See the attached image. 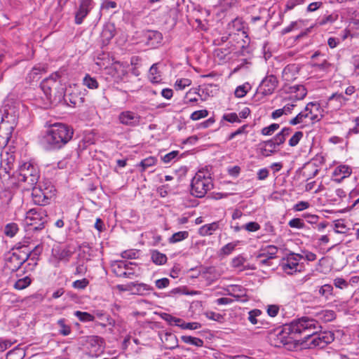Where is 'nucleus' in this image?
I'll list each match as a JSON object with an SVG mask.
<instances>
[{
  "mask_svg": "<svg viewBox=\"0 0 359 359\" xmlns=\"http://www.w3.org/2000/svg\"><path fill=\"white\" fill-rule=\"evenodd\" d=\"M65 100L69 106L76 107L81 105L85 98L78 90H73L65 95Z\"/></svg>",
  "mask_w": 359,
  "mask_h": 359,
  "instance_id": "22",
  "label": "nucleus"
},
{
  "mask_svg": "<svg viewBox=\"0 0 359 359\" xmlns=\"http://www.w3.org/2000/svg\"><path fill=\"white\" fill-rule=\"evenodd\" d=\"M149 78L151 82L158 83L161 80V74L158 69L157 64H154L149 69Z\"/></svg>",
  "mask_w": 359,
  "mask_h": 359,
  "instance_id": "32",
  "label": "nucleus"
},
{
  "mask_svg": "<svg viewBox=\"0 0 359 359\" xmlns=\"http://www.w3.org/2000/svg\"><path fill=\"white\" fill-rule=\"evenodd\" d=\"M73 255V251L69 246L55 247L52 249L49 263L54 267H59L60 262H68Z\"/></svg>",
  "mask_w": 359,
  "mask_h": 359,
  "instance_id": "12",
  "label": "nucleus"
},
{
  "mask_svg": "<svg viewBox=\"0 0 359 359\" xmlns=\"http://www.w3.org/2000/svg\"><path fill=\"white\" fill-rule=\"evenodd\" d=\"M278 252V248L276 245H269L262 248L255 256V258L266 257L271 260L276 258Z\"/></svg>",
  "mask_w": 359,
  "mask_h": 359,
  "instance_id": "25",
  "label": "nucleus"
},
{
  "mask_svg": "<svg viewBox=\"0 0 359 359\" xmlns=\"http://www.w3.org/2000/svg\"><path fill=\"white\" fill-rule=\"evenodd\" d=\"M131 262L127 260L115 261L111 264L112 271L116 276L119 277H128L130 273L127 272V269L130 265H132Z\"/></svg>",
  "mask_w": 359,
  "mask_h": 359,
  "instance_id": "19",
  "label": "nucleus"
},
{
  "mask_svg": "<svg viewBox=\"0 0 359 359\" xmlns=\"http://www.w3.org/2000/svg\"><path fill=\"white\" fill-rule=\"evenodd\" d=\"M251 85L246 82L241 86H238L234 92V95L238 98H242L251 90Z\"/></svg>",
  "mask_w": 359,
  "mask_h": 359,
  "instance_id": "35",
  "label": "nucleus"
},
{
  "mask_svg": "<svg viewBox=\"0 0 359 359\" xmlns=\"http://www.w3.org/2000/svg\"><path fill=\"white\" fill-rule=\"evenodd\" d=\"M92 0H80L79 10L75 14V23L80 25L92 9Z\"/></svg>",
  "mask_w": 359,
  "mask_h": 359,
  "instance_id": "17",
  "label": "nucleus"
},
{
  "mask_svg": "<svg viewBox=\"0 0 359 359\" xmlns=\"http://www.w3.org/2000/svg\"><path fill=\"white\" fill-rule=\"evenodd\" d=\"M156 163L157 158L155 156H149L142 160L138 166L141 168V172H144L148 168L155 165Z\"/></svg>",
  "mask_w": 359,
  "mask_h": 359,
  "instance_id": "37",
  "label": "nucleus"
},
{
  "mask_svg": "<svg viewBox=\"0 0 359 359\" xmlns=\"http://www.w3.org/2000/svg\"><path fill=\"white\" fill-rule=\"evenodd\" d=\"M47 222V212L42 207L32 208L26 212L25 222L26 225L32 227L30 230H41L45 227Z\"/></svg>",
  "mask_w": 359,
  "mask_h": 359,
  "instance_id": "7",
  "label": "nucleus"
},
{
  "mask_svg": "<svg viewBox=\"0 0 359 359\" xmlns=\"http://www.w3.org/2000/svg\"><path fill=\"white\" fill-rule=\"evenodd\" d=\"M89 284V280L87 278L76 280L72 283L73 287L76 289L83 290L85 289Z\"/></svg>",
  "mask_w": 359,
  "mask_h": 359,
  "instance_id": "55",
  "label": "nucleus"
},
{
  "mask_svg": "<svg viewBox=\"0 0 359 359\" xmlns=\"http://www.w3.org/2000/svg\"><path fill=\"white\" fill-rule=\"evenodd\" d=\"M170 280L167 278L158 279L155 282L156 287L158 289H163L169 285Z\"/></svg>",
  "mask_w": 359,
  "mask_h": 359,
  "instance_id": "64",
  "label": "nucleus"
},
{
  "mask_svg": "<svg viewBox=\"0 0 359 359\" xmlns=\"http://www.w3.org/2000/svg\"><path fill=\"white\" fill-rule=\"evenodd\" d=\"M32 282V278L27 276L22 278L18 279L13 285V287L18 290H22L29 287Z\"/></svg>",
  "mask_w": 359,
  "mask_h": 359,
  "instance_id": "39",
  "label": "nucleus"
},
{
  "mask_svg": "<svg viewBox=\"0 0 359 359\" xmlns=\"http://www.w3.org/2000/svg\"><path fill=\"white\" fill-rule=\"evenodd\" d=\"M57 86V83L51 80H43L41 83V88L50 103L54 100L53 95Z\"/></svg>",
  "mask_w": 359,
  "mask_h": 359,
  "instance_id": "23",
  "label": "nucleus"
},
{
  "mask_svg": "<svg viewBox=\"0 0 359 359\" xmlns=\"http://www.w3.org/2000/svg\"><path fill=\"white\" fill-rule=\"evenodd\" d=\"M245 262V259L243 256L238 255L232 259L231 266L233 268H240L243 266Z\"/></svg>",
  "mask_w": 359,
  "mask_h": 359,
  "instance_id": "59",
  "label": "nucleus"
},
{
  "mask_svg": "<svg viewBox=\"0 0 359 359\" xmlns=\"http://www.w3.org/2000/svg\"><path fill=\"white\" fill-rule=\"evenodd\" d=\"M348 100V99L341 93H333L327 100V107L337 111L344 106Z\"/></svg>",
  "mask_w": 359,
  "mask_h": 359,
  "instance_id": "18",
  "label": "nucleus"
},
{
  "mask_svg": "<svg viewBox=\"0 0 359 359\" xmlns=\"http://www.w3.org/2000/svg\"><path fill=\"white\" fill-rule=\"evenodd\" d=\"M18 224L11 222L6 225L4 228V233L6 236L12 238L18 233Z\"/></svg>",
  "mask_w": 359,
  "mask_h": 359,
  "instance_id": "44",
  "label": "nucleus"
},
{
  "mask_svg": "<svg viewBox=\"0 0 359 359\" xmlns=\"http://www.w3.org/2000/svg\"><path fill=\"white\" fill-rule=\"evenodd\" d=\"M74 135L73 128L65 123L51 124L44 135L45 142L50 149L58 150L65 147Z\"/></svg>",
  "mask_w": 359,
  "mask_h": 359,
  "instance_id": "2",
  "label": "nucleus"
},
{
  "mask_svg": "<svg viewBox=\"0 0 359 359\" xmlns=\"http://www.w3.org/2000/svg\"><path fill=\"white\" fill-rule=\"evenodd\" d=\"M26 353L24 348L17 346L7 353L6 359H23Z\"/></svg>",
  "mask_w": 359,
  "mask_h": 359,
  "instance_id": "30",
  "label": "nucleus"
},
{
  "mask_svg": "<svg viewBox=\"0 0 359 359\" xmlns=\"http://www.w3.org/2000/svg\"><path fill=\"white\" fill-rule=\"evenodd\" d=\"M179 154L178 151H172L162 157V161L165 163H170L173 159H175Z\"/></svg>",
  "mask_w": 359,
  "mask_h": 359,
  "instance_id": "63",
  "label": "nucleus"
},
{
  "mask_svg": "<svg viewBox=\"0 0 359 359\" xmlns=\"http://www.w3.org/2000/svg\"><path fill=\"white\" fill-rule=\"evenodd\" d=\"M13 176L26 189H30L36 184L40 172L38 167L30 161H20Z\"/></svg>",
  "mask_w": 359,
  "mask_h": 359,
  "instance_id": "4",
  "label": "nucleus"
},
{
  "mask_svg": "<svg viewBox=\"0 0 359 359\" xmlns=\"http://www.w3.org/2000/svg\"><path fill=\"white\" fill-rule=\"evenodd\" d=\"M352 173V169L350 166L346 165H341L335 168L333 171V177H335V181L340 182L344 178L349 177Z\"/></svg>",
  "mask_w": 359,
  "mask_h": 359,
  "instance_id": "24",
  "label": "nucleus"
},
{
  "mask_svg": "<svg viewBox=\"0 0 359 359\" xmlns=\"http://www.w3.org/2000/svg\"><path fill=\"white\" fill-rule=\"evenodd\" d=\"M189 237L187 231H178L169 238L168 242L171 244L176 243L187 239Z\"/></svg>",
  "mask_w": 359,
  "mask_h": 359,
  "instance_id": "40",
  "label": "nucleus"
},
{
  "mask_svg": "<svg viewBox=\"0 0 359 359\" xmlns=\"http://www.w3.org/2000/svg\"><path fill=\"white\" fill-rule=\"evenodd\" d=\"M288 93H290L289 100L297 101L303 100L307 95V90L303 85H294L289 87Z\"/></svg>",
  "mask_w": 359,
  "mask_h": 359,
  "instance_id": "21",
  "label": "nucleus"
},
{
  "mask_svg": "<svg viewBox=\"0 0 359 359\" xmlns=\"http://www.w3.org/2000/svg\"><path fill=\"white\" fill-rule=\"evenodd\" d=\"M182 341L188 344H192L197 347H202L204 341L203 339L191 336L184 335L181 337Z\"/></svg>",
  "mask_w": 359,
  "mask_h": 359,
  "instance_id": "38",
  "label": "nucleus"
},
{
  "mask_svg": "<svg viewBox=\"0 0 359 359\" xmlns=\"http://www.w3.org/2000/svg\"><path fill=\"white\" fill-rule=\"evenodd\" d=\"M43 72H45L44 67L41 66L34 67L26 77L27 81L29 83L38 81L41 79Z\"/></svg>",
  "mask_w": 359,
  "mask_h": 359,
  "instance_id": "27",
  "label": "nucleus"
},
{
  "mask_svg": "<svg viewBox=\"0 0 359 359\" xmlns=\"http://www.w3.org/2000/svg\"><path fill=\"white\" fill-rule=\"evenodd\" d=\"M151 259L152 262L156 265H163L166 263L168 258L163 253L158 250H152L151 252Z\"/></svg>",
  "mask_w": 359,
  "mask_h": 359,
  "instance_id": "31",
  "label": "nucleus"
},
{
  "mask_svg": "<svg viewBox=\"0 0 359 359\" xmlns=\"http://www.w3.org/2000/svg\"><path fill=\"white\" fill-rule=\"evenodd\" d=\"M288 225L291 228L298 229H304L305 227V224L303 219L300 218H293L290 219L288 222Z\"/></svg>",
  "mask_w": 359,
  "mask_h": 359,
  "instance_id": "50",
  "label": "nucleus"
},
{
  "mask_svg": "<svg viewBox=\"0 0 359 359\" xmlns=\"http://www.w3.org/2000/svg\"><path fill=\"white\" fill-rule=\"evenodd\" d=\"M163 319L168 322L170 325H175L180 327V323L182 321V319L172 316L170 314L164 313Z\"/></svg>",
  "mask_w": 359,
  "mask_h": 359,
  "instance_id": "58",
  "label": "nucleus"
},
{
  "mask_svg": "<svg viewBox=\"0 0 359 359\" xmlns=\"http://www.w3.org/2000/svg\"><path fill=\"white\" fill-rule=\"evenodd\" d=\"M278 85L277 78L273 75L266 76L260 83L259 89L260 93L264 95H271Z\"/></svg>",
  "mask_w": 359,
  "mask_h": 359,
  "instance_id": "16",
  "label": "nucleus"
},
{
  "mask_svg": "<svg viewBox=\"0 0 359 359\" xmlns=\"http://www.w3.org/2000/svg\"><path fill=\"white\" fill-rule=\"evenodd\" d=\"M316 322L312 318L304 316L294 319L288 324H285L281 329H277L273 334V341L276 346L286 345L292 340L297 339L302 335V332L308 331L315 327Z\"/></svg>",
  "mask_w": 359,
  "mask_h": 359,
  "instance_id": "1",
  "label": "nucleus"
},
{
  "mask_svg": "<svg viewBox=\"0 0 359 359\" xmlns=\"http://www.w3.org/2000/svg\"><path fill=\"white\" fill-rule=\"evenodd\" d=\"M15 164V157L13 154L6 152L1 154L0 163V178L8 175L9 177L11 170L14 168Z\"/></svg>",
  "mask_w": 359,
  "mask_h": 359,
  "instance_id": "13",
  "label": "nucleus"
},
{
  "mask_svg": "<svg viewBox=\"0 0 359 359\" xmlns=\"http://www.w3.org/2000/svg\"><path fill=\"white\" fill-rule=\"evenodd\" d=\"M191 84V81L189 79H177L175 83V88L177 90H183L186 87L189 86Z\"/></svg>",
  "mask_w": 359,
  "mask_h": 359,
  "instance_id": "52",
  "label": "nucleus"
},
{
  "mask_svg": "<svg viewBox=\"0 0 359 359\" xmlns=\"http://www.w3.org/2000/svg\"><path fill=\"white\" fill-rule=\"evenodd\" d=\"M229 29H233V31H242L243 34H246L245 32L244 22L241 18H236L229 24Z\"/></svg>",
  "mask_w": 359,
  "mask_h": 359,
  "instance_id": "33",
  "label": "nucleus"
},
{
  "mask_svg": "<svg viewBox=\"0 0 359 359\" xmlns=\"http://www.w3.org/2000/svg\"><path fill=\"white\" fill-rule=\"evenodd\" d=\"M318 292L320 296L329 299L333 296V287L330 284H325L319 288Z\"/></svg>",
  "mask_w": 359,
  "mask_h": 359,
  "instance_id": "42",
  "label": "nucleus"
},
{
  "mask_svg": "<svg viewBox=\"0 0 359 359\" xmlns=\"http://www.w3.org/2000/svg\"><path fill=\"white\" fill-rule=\"evenodd\" d=\"M317 316L318 319L323 322H330L335 319L336 314L334 311L332 310H323L318 313Z\"/></svg>",
  "mask_w": 359,
  "mask_h": 359,
  "instance_id": "34",
  "label": "nucleus"
},
{
  "mask_svg": "<svg viewBox=\"0 0 359 359\" xmlns=\"http://www.w3.org/2000/svg\"><path fill=\"white\" fill-rule=\"evenodd\" d=\"M280 125L278 123H271L269 126L264 127L261 130V134L264 136H269L273 134L278 128Z\"/></svg>",
  "mask_w": 359,
  "mask_h": 359,
  "instance_id": "49",
  "label": "nucleus"
},
{
  "mask_svg": "<svg viewBox=\"0 0 359 359\" xmlns=\"http://www.w3.org/2000/svg\"><path fill=\"white\" fill-rule=\"evenodd\" d=\"M74 316L81 322H92L95 320L94 316L88 312L76 311L74 312Z\"/></svg>",
  "mask_w": 359,
  "mask_h": 359,
  "instance_id": "46",
  "label": "nucleus"
},
{
  "mask_svg": "<svg viewBox=\"0 0 359 359\" xmlns=\"http://www.w3.org/2000/svg\"><path fill=\"white\" fill-rule=\"evenodd\" d=\"M31 189H32V199L35 204L42 206L48 203L49 199L51 197L50 192L43 190L40 186L36 187L34 185Z\"/></svg>",
  "mask_w": 359,
  "mask_h": 359,
  "instance_id": "15",
  "label": "nucleus"
},
{
  "mask_svg": "<svg viewBox=\"0 0 359 359\" xmlns=\"http://www.w3.org/2000/svg\"><path fill=\"white\" fill-rule=\"evenodd\" d=\"M31 252H25L20 250L10 253L6 259V266L11 271H18L28 260Z\"/></svg>",
  "mask_w": 359,
  "mask_h": 359,
  "instance_id": "11",
  "label": "nucleus"
},
{
  "mask_svg": "<svg viewBox=\"0 0 359 359\" xmlns=\"http://www.w3.org/2000/svg\"><path fill=\"white\" fill-rule=\"evenodd\" d=\"M208 115V111L207 109H201L194 111L191 116L190 118L193 121H198L201 118H205Z\"/></svg>",
  "mask_w": 359,
  "mask_h": 359,
  "instance_id": "51",
  "label": "nucleus"
},
{
  "mask_svg": "<svg viewBox=\"0 0 359 359\" xmlns=\"http://www.w3.org/2000/svg\"><path fill=\"white\" fill-rule=\"evenodd\" d=\"M313 320L316 322V325H315L314 328L302 332V334L304 335V341L306 344L309 348H323L334 341V334L331 331L318 332V330L321 328V326L316 319L313 318Z\"/></svg>",
  "mask_w": 359,
  "mask_h": 359,
  "instance_id": "5",
  "label": "nucleus"
},
{
  "mask_svg": "<svg viewBox=\"0 0 359 359\" xmlns=\"http://www.w3.org/2000/svg\"><path fill=\"white\" fill-rule=\"evenodd\" d=\"M129 289H132L131 286L134 287L135 288V292L137 294L143 295L147 292H149L151 290V288L150 286H149L147 284L144 283H131L130 285H128Z\"/></svg>",
  "mask_w": 359,
  "mask_h": 359,
  "instance_id": "41",
  "label": "nucleus"
},
{
  "mask_svg": "<svg viewBox=\"0 0 359 359\" xmlns=\"http://www.w3.org/2000/svg\"><path fill=\"white\" fill-rule=\"evenodd\" d=\"M118 119L122 125L129 127H137L140 124L141 117L134 111L126 110L118 114Z\"/></svg>",
  "mask_w": 359,
  "mask_h": 359,
  "instance_id": "14",
  "label": "nucleus"
},
{
  "mask_svg": "<svg viewBox=\"0 0 359 359\" xmlns=\"http://www.w3.org/2000/svg\"><path fill=\"white\" fill-rule=\"evenodd\" d=\"M219 229V222H214L210 224H207L201 226L198 230V233L201 236H210Z\"/></svg>",
  "mask_w": 359,
  "mask_h": 359,
  "instance_id": "26",
  "label": "nucleus"
},
{
  "mask_svg": "<svg viewBox=\"0 0 359 359\" xmlns=\"http://www.w3.org/2000/svg\"><path fill=\"white\" fill-rule=\"evenodd\" d=\"M332 66L333 65L325 59L321 62H315L312 64V67L315 68L316 71L323 72L324 73H327Z\"/></svg>",
  "mask_w": 359,
  "mask_h": 359,
  "instance_id": "36",
  "label": "nucleus"
},
{
  "mask_svg": "<svg viewBox=\"0 0 359 359\" xmlns=\"http://www.w3.org/2000/svg\"><path fill=\"white\" fill-rule=\"evenodd\" d=\"M115 35V29L113 25H107L102 29L101 38L103 43H108Z\"/></svg>",
  "mask_w": 359,
  "mask_h": 359,
  "instance_id": "29",
  "label": "nucleus"
},
{
  "mask_svg": "<svg viewBox=\"0 0 359 359\" xmlns=\"http://www.w3.org/2000/svg\"><path fill=\"white\" fill-rule=\"evenodd\" d=\"M306 111L309 113V119L312 123L319 121L322 118L323 109L317 102H309L306 106Z\"/></svg>",
  "mask_w": 359,
  "mask_h": 359,
  "instance_id": "20",
  "label": "nucleus"
},
{
  "mask_svg": "<svg viewBox=\"0 0 359 359\" xmlns=\"http://www.w3.org/2000/svg\"><path fill=\"white\" fill-rule=\"evenodd\" d=\"M180 327L187 330H197L201 327V325L197 322L183 323L180 325Z\"/></svg>",
  "mask_w": 359,
  "mask_h": 359,
  "instance_id": "61",
  "label": "nucleus"
},
{
  "mask_svg": "<svg viewBox=\"0 0 359 359\" xmlns=\"http://www.w3.org/2000/svg\"><path fill=\"white\" fill-rule=\"evenodd\" d=\"M222 119L229 123H241V119L239 118L238 115L235 112L224 114Z\"/></svg>",
  "mask_w": 359,
  "mask_h": 359,
  "instance_id": "54",
  "label": "nucleus"
},
{
  "mask_svg": "<svg viewBox=\"0 0 359 359\" xmlns=\"http://www.w3.org/2000/svg\"><path fill=\"white\" fill-rule=\"evenodd\" d=\"M57 324L60 327L59 333L62 336H67L71 333V327L66 324V320L65 318L59 319Z\"/></svg>",
  "mask_w": 359,
  "mask_h": 359,
  "instance_id": "43",
  "label": "nucleus"
},
{
  "mask_svg": "<svg viewBox=\"0 0 359 359\" xmlns=\"http://www.w3.org/2000/svg\"><path fill=\"white\" fill-rule=\"evenodd\" d=\"M238 243L239 241H237L226 244L221 248L220 254L226 256L230 255L235 250Z\"/></svg>",
  "mask_w": 359,
  "mask_h": 359,
  "instance_id": "48",
  "label": "nucleus"
},
{
  "mask_svg": "<svg viewBox=\"0 0 359 359\" xmlns=\"http://www.w3.org/2000/svg\"><path fill=\"white\" fill-rule=\"evenodd\" d=\"M83 83L90 89H96L99 86L97 81L95 78L91 77L89 74H86L83 78Z\"/></svg>",
  "mask_w": 359,
  "mask_h": 359,
  "instance_id": "45",
  "label": "nucleus"
},
{
  "mask_svg": "<svg viewBox=\"0 0 359 359\" xmlns=\"http://www.w3.org/2000/svg\"><path fill=\"white\" fill-rule=\"evenodd\" d=\"M303 137V133L302 131H297L289 140L288 144L290 147H295L298 144L299 141Z\"/></svg>",
  "mask_w": 359,
  "mask_h": 359,
  "instance_id": "53",
  "label": "nucleus"
},
{
  "mask_svg": "<svg viewBox=\"0 0 359 359\" xmlns=\"http://www.w3.org/2000/svg\"><path fill=\"white\" fill-rule=\"evenodd\" d=\"M292 129L289 127L283 128L280 132L277 133L272 139L265 141L262 143L263 147L261 148V154L264 156H269L276 152V148L282 145L291 133Z\"/></svg>",
  "mask_w": 359,
  "mask_h": 359,
  "instance_id": "8",
  "label": "nucleus"
},
{
  "mask_svg": "<svg viewBox=\"0 0 359 359\" xmlns=\"http://www.w3.org/2000/svg\"><path fill=\"white\" fill-rule=\"evenodd\" d=\"M81 343L88 351V353L92 357H97L104 349V339L95 335L85 336L81 337Z\"/></svg>",
  "mask_w": 359,
  "mask_h": 359,
  "instance_id": "9",
  "label": "nucleus"
},
{
  "mask_svg": "<svg viewBox=\"0 0 359 359\" xmlns=\"http://www.w3.org/2000/svg\"><path fill=\"white\" fill-rule=\"evenodd\" d=\"M213 187L210 173L207 170H198L191 183V194L196 198H203Z\"/></svg>",
  "mask_w": 359,
  "mask_h": 359,
  "instance_id": "6",
  "label": "nucleus"
},
{
  "mask_svg": "<svg viewBox=\"0 0 359 359\" xmlns=\"http://www.w3.org/2000/svg\"><path fill=\"white\" fill-rule=\"evenodd\" d=\"M17 120L18 112L15 107L6 105L4 113L0 112V149L7 145L17 124Z\"/></svg>",
  "mask_w": 359,
  "mask_h": 359,
  "instance_id": "3",
  "label": "nucleus"
},
{
  "mask_svg": "<svg viewBox=\"0 0 359 359\" xmlns=\"http://www.w3.org/2000/svg\"><path fill=\"white\" fill-rule=\"evenodd\" d=\"M117 7L116 2L114 1L105 0L101 4V10L109 11L111 9H115Z\"/></svg>",
  "mask_w": 359,
  "mask_h": 359,
  "instance_id": "56",
  "label": "nucleus"
},
{
  "mask_svg": "<svg viewBox=\"0 0 359 359\" xmlns=\"http://www.w3.org/2000/svg\"><path fill=\"white\" fill-rule=\"evenodd\" d=\"M262 315V311L259 309H253L248 312V320L252 325H257L260 322L259 317Z\"/></svg>",
  "mask_w": 359,
  "mask_h": 359,
  "instance_id": "47",
  "label": "nucleus"
},
{
  "mask_svg": "<svg viewBox=\"0 0 359 359\" xmlns=\"http://www.w3.org/2000/svg\"><path fill=\"white\" fill-rule=\"evenodd\" d=\"M260 225L256 222H250L245 224L243 228L249 232H255L260 229Z\"/></svg>",
  "mask_w": 359,
  "mask_h": 359,
  "instance_id": "57",
  "label": "nucleus"
},
{
  "mask_svg": "<svg viewBox=\"0 0 359 359\" xmlns=\"http://www.w3.org/2000/svg\"><path fill=\"white\" fill-rule=\"evenodd\" d=\"M334 285L339 289H344L348 286V283L342 278H336L334 279Z\"/></svg>",
  "mask_w": 359,
  "mask_h": 359,
  "instance_id": "60",
  "label": "nucleus"
},
{
  "mask_svg": "<svg viewBox=\"0 0 359 359\" xmlns=\"http://www.w3.org/2000/svg\"><path fill=\"white\" fill-rule=\"evenodd\" d=\"M16 341H12L10 339H0V352H4L11 347Z\"/></svg>",
  "mask_w": 359,
  "mask_h": 359,
  "instance_id": "62",
  "label": "nucleus"
},
{
  "mask_svg": "<svg viewBox=\"0 0 359 359\" xmlns=\"http://www.w3.org/2000/svg\"><path fill=\"white\" fill-rule=\"evenodd\" d=\"M295 106L294 104H287L283 108L273 111L271 117L273 119H277L283 115H288L292 113Z\"/></svg>",
  "mask_w": 359,
  "mask_h": 359,
  "instance_id": "28",
  "label": "nucleus"
},
{
  "mask_svg": "<svg viewBox=\"0 0 359 359\" xmlns=\"http://www.w3.org/2000/svg\"><path fill=\"white\" fill-rule=\"evenodd\" d=\"M303 255L296 253H290L283 258L280 264L281 269L288 275H292L301 271L302 266L299 264Z\"/></svg>",
  "mask_w": 359,
  "mask_h": 359,
  "instance_id": "10",
  "label": "nucleus"
}]
</instances>
